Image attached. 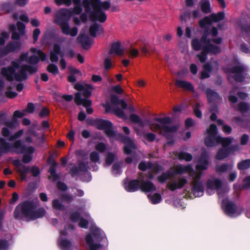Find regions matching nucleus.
I'll use <instances>...</instances> for the list:
<instances>
[{"mask_svg": "<svg viewBox=\"0 0 250 250\" xmlns=\"http://www.w3.org/2000/svg\"><path fill=\"white\" fill-rule=\"evenodd\" d=\"M30 51L34 54L29 57L28 63L31 65L23 64L20 66L19 62L12 61L11 66L2 68L1 74L8 81L13 82L16 80L17 82H21L27 79L26 71L30 74L37 72V64L40 60L44 61L46 59V55L41 50L34 48H31Z\"/></svg>", "mask_w": 250, "mask_h": 250, "instance_id": "nucleus-1", "label": "nucleus"}, {"mask_svg": "<svg viewBox=\"0 0 250 250\" xmlns=\"http://www.w3.org/2000/svg\"><path fill=\"white\" fill-rule=\"evenodd\" d=\"M39 201L37 197L21 201L15 208L14 218L16 220L34 221L43 217L46 210L43 207L37 208Z\"/></svg>", "mask_w": 250, "mask_h": 250, "instance_id": "nucleus-2", "label": "nucleus"}, {"mask_svg": "<svg viewBox=\"0 0 250 250\" xmlns=\"http://www.w3.org/2000/svg\"><path fill=\"white\" fill-rule=\"evenodd\" d=\"M83 4L85 11L89 13V19L92 21L105 22L107 19L104 10L111 6L109 1H102L100 0H83Z\"/></svg>", "mask_w": 250, "mask_h": 250, "instance_id": "nucleus-3", "label": "nucleus"}, {"mask_svg": "<svg viewBox=\"0 0 250 250\" xmlns=\"http://www.w3.org/2000/svg\"><path fill=\"white\" fill-rule=\"evenodd\" d=\"M35 151V148L31 146H25L21 140L16 141L13 144L7 142L6 140L0 137V156L8 153L23 154V156H30Z\"/></svg>", "mask_w": 250, "mask_h": 250, "instance_id": "nucleus-4", "label": "nucleus"}, {"mask_svg": "<svg viewBox=\"0 0 250 250\" xmlns=\"http://www.w3.org/2000/svg\"><path fill=\"white\" fill-rule=\"evenodd\" d=\"M71 17V13L68 10L62 9L57 14L56 21L60 26L63 34L75 37L78 34V29L76 27L70 28L68 21Z\"/></svg>", "mask_w": 250, "mask_h": 250, "instance_id": "nucleus-5", "label": "nucleus"}, {"mask_svg": "<svg viewBox=\"0 0 250 250\" xmlns=\"http://www.w3.org/2000/svg\"><path fill=\"white\" fill-rule=\"evenodd\" d=\"M154 120L158 123H149L150 129L154 131H159L160 134L165 137H167L169 133L175 132L177 129L176 126L170 125L172 121L169 117L155 118Z\"/></svg>", "mask_w": 250, "mask_h": 250, "instance_id": "nucleus-6", "label": "nucleus"}, {"mask_svg": "<svg viewBox=\"0 0 250 250\" xmlns=\"http://www.w3.org/2000/svg\"><path fill=\"white\" fill-rule=\"evenodd\" d=\"M247 67L244 64L236 60L233 65L228 69L227 72L231 75L235 82L249 83L250 77L247 73Z\"/></svg>", "mask_w": 250, "mask_h": 250, "instance_id": "nucleus-7", "label": "nucleus"}, {"mask_svg": "<svg viewBox=\"0 0 250 250\" xmlns=\"http://www.w3.org/2000/svg\"><path fill=\"white\" fill-rule=\"evenodd\" d=\"M207 136L205 140V144L208 146H212L219 143V136L217 134V126L212 124L207 129Z\"/></svg>", "mask_w": 250, "mask_h": 250, "instance_id": "nucleus-8", "label": "nucleus"}, {"mask_svg": "<svg viewBox=\"0 0 250 250\" xmlns=\"http://www.w3.org/2000/svg\"><path fill=\"white\" fill-rule=\"evenodd\" d=\"M221 208L224 213L230 217H236L240 214L236 204L228 199L222 200Z\"/></svg>", "mask_w": 250, "mask_h": 250, "instance_id": "nucleus-9", "label": "nucleus"}, {"mask_svg": "<svg viewBox=\"0 0 250 250\" xmlns=\"http://www.w3.org/2000/svg\"><path fill=\"white\" fill-rule=\"evenodd\" d=\"M111 103L114 105H120L122 109L119 107H115L112 108L113 112L118 117L122 118L125 117L123 109L126 108L127 104L123 100H119L118 97L116 95H112L110 98Z\"/></svg>", "mask_w": 250, "mask_h": 250, "instance_id": "nucleus-10", "label": "nucleus"}, {"mask_svg": "<svg viewBox=\"0 0 250 250\" xmlns=\"http://www.w3.org/2000/svg\"><path fill=\"white\" fill-rule=\"evenodd\" d=\"M232 141V138L220 137V144L222 145L223 149L227 154H233L240 149L238 144L230 145Z\"/></svg>", "mask_w": 250, "mask_h": 250, "instance_id": "nucleus-11", "label": "nucleus"}, {"mask_svg": "<svg viewBox=\"0 0 250 250\" xmlns=\"http://www.w3.org/2000/svg\"><path fill=\"white\" fill-rule=\"evenodd\" d=\"M67 170L72 177L79 175L81 172H85L87 171V167L83 162H80L77 166L75 164L70 163L68 165Z\"/></svg>", "mask_w": 250, "mask_h": 250, "instance_id": "nucleus-12", "label": "nucleus"}, {"mask_svg": "<svg viewBox=\"0 0 250 250\" xmlns=\"http://www.w3.org/2000/svg\"><path fill=\"white\" fill-rule=\"evenodd\" d=\"M219 52L217 46L213 44H207L203 47V50L200 54L197 55V57L201 62H204L207 59L208 53L216 54Z\"/></svg>", "mask_w": 250, "mask_h": 250, "instance_id": "nucleus-13", "label": "nucleus"}, {"mask_svg": "<svg viewBox=\"0 0 250 250\" xmlns=\"http://www.w3.org/2000/svg\"><path fill=\"white\" fill-rule=\"evenodd\" d=\"M21 43L20 42L11 41L0 51V55L6 56L11 52H18L21 48Z\"/></svg>", "mask_w": 250, "mask_h": 250, "instance_id": "nucleus-14", "label": "nucleus"}, {"mask_svg": "<svg viewBox=\"0 0 250 250\" xmlns=\"http://www.w3.org/2000/svg\"><path fill=\"white\" fill-rule=\"evenodd\" d=\"M12 163L17 168V172L20 173L21 180L27 181V174L29 172L30 167L22 165L19 159L14 160Z\"/></svg>", "mask_w": 250, "mask_h": 250, "instance_id": "nucleus-15", "label": "nucleus"}, {"mask_svg": "<svg viewBox=\"0 0 250 250\" xmlns=\"http://www.w3.org/2000/svg\"><path fill=\"white\" fill-rule=\"evenodd\" d=\"M74 101L77 105H83L86 108V112L88 114H91L93 110L91 107H90L92 102L90 100L82 98V95L80 92H77L75 94Z\"/></svg>", "mask_w": 250, "mask_h": 250, "instance_id": "nucleus-16", "label": "nucleus"}, {"mask_svg": "<svg viewBox=\"0 0 250 250\" xmlns=\"http://www.w3.org/2000/svg\"><path fill=\"white\" fill-rule=\"evenodd\" d=\"M206 94L207 95L208 102L210 104V111L212 112L216 111L217 106L215 104V102L218 98L217 93L210 88H208L206 91Z\"/></svg>", "mask_w": 250, "mask_h": 250, "instance_id": "nucleus-17", "label": "nucleus"}, {"mask_svg": "<svg viewBox=\"0 0 250 250\" xmlns=\"http://www.w3.org/2000/svg\"><path fill=\"white\" fill-rule=\"evenodd\" d=\"M191 190V193L195 197H199L203 196L204 193V187L203 184L201 181L193 180L192 182Z\"/></svg>", "mask_w": 250, "mask_h": 250, "instance_id": "nucleus-18", "label": "nucleus"}, {"mask_svg": "<svg viewBox=\"0 0 250 250\" xmlns=\"http://www.w3.org/2000/svg\"><path fill=\"white\" fill-rule=\"evenodd\" d=\"M192 48L195 51H199L207 44H212L209 40L207 39V37L204 35L200 40L197 39H193L191 41Z\"/></svg>", "mask_w": 250, "mask_h": 250, "instance_id": "nucleus-19", "label": "nucleus"}, {"mask_svg": "<svg viewBox=\"0 0 250 250\" xmlns=\"http://www.w3.org/2000/svg\"><path fill=\"white\" fill-rule=\"evenodd\" d=\"M206 193L210 195L216 190L217 194L219 195V178L215 180L208 179L206 183Z\"/></svg>", "mask_w": 250, "mask_h": 250, "instance_id": "nucleus-20", "label": "nucleus"}, {"mask_svg": "<svg viewBox=\"0 0 250 250\" xmlns=\"http://www.w3.org/2000/svg\"><path fill=\"white\" fill-rule=\"evenodd\" d=\"M219 21V13L211 14L209 16L205 17L199 21L201 27L206 28L208 25H211L213 22Z\"/></svg>", "mask_w": 250, "mask_h": 250, "instance_id": "nucleus-21", "label": "nucleus"}, {"mask_svg": "<svg viewBox=\"0 0 250 250\" xmlns=\"http://www.w3.org/2000/svg\"><path fill=\"white\" fill-rule=\"evenodd\" d=\"M123 141L125 144L124 147L125 153L128 155L131 154L136 149V146L132 140L128 137L123 136Z\"/></svg>", "mask_w": 250, "mask_h": 250, "instance_id": "nucleus-22", "label": "nucleus"}, {"mask_svg": "<svg viewBox=\"0 0 250 250\" xmlns=\"http://www.w3.org/2000/svg\"><path fill=\"white\" fill-rule=\"evenodd\" d=\"M188 183V180L185 178L179 177L178 183L169 182L167 184V188L171 191H174L177 189H181Z\"/></svg>", "mask_w": 250, "mask_h": 250, "instance_id": "nucleus-23", "label": "nucleus"}, {"mask_svg": "<svg viewBox=\"0 0 250 250\" xmlns=\"http://www.w3.org/2000/svg\"><path fill=\"white\" fill-rule=\"evenodd\" d=\"M140 189L142 192L147 193L156 190V187L150 181L142 180L140 182Z\"/></svg>", "mask_w": 250, "mask_h": 250, "instance_id": "nucleus-24", "label": "nucleus"}, {"mask_svg": "<svg viewBox=\"0 0 250 250\" xmlns=\"http://www.w3.org/2000/svg\"><path fill=\"white\" fill-rule=\"evenodd\" d=\"M109 54L112 55L113 54H116L118 56H122L124 54V49L122 46L120 42H113L109 51Z\"/></svg>", "mask_w": 250, "mask_h": 250, "instance_id": "nucleus-25", "label": "nucleus"}, {"mask_svg": "<svg viewBox=\"0 0 250 250\" xmlns=\"http://www.w3.org/2000/svg\"><path fill=\"white\" fill-rule=\"evenodd\" d=\"M58 55L63 57V54L61 52V47L58 44H55L53 50L50 52V60L53 62H57L58 61Z\"/></svg>", "mask_w": 250, "mask_h": 250, "instance_id": "nucleus-26", "label": "nucleus"}, {"mask_svg": "<svg viewBox=\"0 0 250 250\" xmlns=\"http://www.w3.org/2000/svg\"><path fill=\"white\" fill-rule=\"evenodd\" d=\"M198 163L196 165L195 168L199 171H203L208 169V167L209 157H199Z\"/></svg>", "mask_w": 250, "mask_h": 250, "instance_id": "nucleus-27", "label": "nucleus"}, {"mask_svg": "<svg viewBox=\"0 0 250 250\" xmlns=\"http://www.w3.org/2000/svg\"><path fill=\"white\" fill-rule=\"evenodd\" d=\"M140 181L138 179L130 180L125 189L127 192H133L137 191L140 189Z\"/></svg>", "mask_w": 250, "mask_h": 250, "instance_id": "nucleus-28", "label": "nucleus"}, {"mask_svg": "<svg viewBox=\"0 0 250 250\" xmlns=\"http://www.w3.org/2000/svg\"><path fill=\"white\" fill-rule=\"evenodd\" d=\"M78 42L82 44L84 49H88L91 46V42L89 38L84 34L79 35L77 38Z\"/></svg>", "mask_w": 250, "mask_h": 250, "instance_id": "nucleus-29", "label": "nucleus"}, {"mask_svg": "<svg viewBox=\"0 0 250 250\" xmlns=\"http://www.w3.org/2000/svg\"><path fill=\"white\" fill-rule=\"evenodd\" d=\"M174 172L175 174H181L184 173H188L189 174H191L194 173L195 171L192 167L188 165L185 166L182 165L177 166Z\"/></svg>", "mask_w": 250, "mask_h": 250, "instance_id": "nucleus-30", "label": "nucleus"}, {"mask_svg": "<svg viewBox=\"0 0 250 250\" xmlns=\"http://www.w3.org/2000/svg\"><path fill=\"white\" fill-rule=\"evenodd\" d=\"M57 165V163L54 162L48 170V172L50 173L49 179H51L53 182H56L60 179V175L56 173Z\"/></svg>", "mask_w": 250, "mask_h": 250, "instance_id": "nucleus-31", "label": "nucleus"}, {"mask_svg": "<svg viewBox=\"0 0 250 250\" xmlns=\"http://www.w3.org/2000/svg\"><path fill=\"white\" fill-rule=\"evenodd\" d=\"M104 29L102 26L97 23H95L89 27L90 35L92 37L96 36V33L100 34L103 32Z\"/></svg>", "mask_w": 250, "mask_h": 250, "instance_id": "nucleus-32", "label": "nucleus"}, {"mask_svg": "<svg viewBox=\"0 0 250 250\" xmlns=\"http://www.w3.org/2000/svg\"><path fill=\"white\" fill-rule=\"evenodd\" d=\"M234 108L244 115L249 111L250 105L247 102H241L238 104L236 106H235Z\"/></svg>", "mask_w": 250, "mask_h": 250, "instance_id": "nucleus-33", "label": "nucleus"}, {"mask_svg": "<svg viewBox=\"0 0 250 250\" xmlns=\"http://www.w3.org/2000/svg\"><path fill=\"white\" fill-rule=\"evenodd\" d=\"M175 173L173 171L167 170L166 172H163L161 175L157 177V180L160 183L163 184L165 183L167 179L173 177Z\"/></svg>", "mask_w": 250, "mask_h": 250, "instance_id": "nucleus-34", "label": "nucleus"}, {"mask_svg": "<svg viewBox=\"0 0 250 250\" xmlns=\"http://www.w3.org/2000/svg\"><path fill=\"white\" fill-rule=\"evenodd\" d=\"M175 84L179 87L188 91H193L194 89L192 84L186 81L176 80Z\"/></svg>", "mask_w": 250, "mask_h": 250, "instance_id": "nucleus-35", "label": "nucleus"}, {"mask_svg": "<svg viewBox=\"0 0 250 250\" xmlns=\"http://www.w3.org/2000/svg\"><path fill=\"white\" fill-rule=\"evenodd\" d=\"M95 125L99 130H104L107 127L112 126L111 122L104 120H99L95 121Z\"/></svg>", "mask_w": 250, "mask_h": 250, "instance_id": "nucleus-36", "label": "nucleus"}, {"mask_svg": "<svg viewBox=\"0 0 250 250\" xmlns=\"http://www.w3.org/2000/svg\"><path fill=\"white\" fill-rule=\"evenodd\" d=\"M59 244L62 250H72V244L71 242L66 239H62Z\"/></svg>", "mask_w": 250, "mask_h": 250, "instance_id": "nucleus-37", "label": "nucleus"}, {"mask_svg": "<svg viewBox=\"0 0 250 250\" xmlns=\"http://www.w3.org/2000/svg\"><path fill=\"white\" fill-rule=\"evenodd\" d=\"M199 4L201 10L203 13L208 14L210 12V6L209 0H201Z\"/></svg>", "mask_w": 250, "mask_h": 250, "instance_id": "nucleus-38", "label": "nucleus"}, {"mask_svg": "<svg viewBox=\"0 0 250 250\" xmlns=\"http://www.w3.org/2000/svg\"><path fill=\"white\" fill-rule=\"evenodd\" d=\"M91 233L95 239L99 243L101 242L104 238L102 231L98 228L94 229L91 231Z\"/></svg>", "mask_w": 250, "mask_h": 250, "instance_id": "nucleus-39", "label": "nucleus"}, {"mask_svg": "<svg viewBox=\"0 0 250 250\" xmlns=\"http://www.w3.org/2000/svg\"><path fill=\"white\" fill-rule=\"evenodd\" d=\"M148 199L152 204H157L162 201V197L160 193H156L153 195H147Z\"/></svg>", "mask_w": 250, "mask_h": 250, "instance_id": "nucleus-40", "label": "nucleus"}, {"mask_svg": "<svg viewBox=\"0 0 250 250\" xmlns=\"http://www.w3.org/2000/svg\"><path fill=\"white\" fill-rule=\"evenodd\" d=\"M100 158V157H90V166H88L89 169H92L93 171H96L98 170V167L96 165V163H101Z\"/></svg>", "mask_w": 250, "mask_h": 250, "instance_id": "nucleus-41", "label": "nucleus"}, {"mask_svg": "<svg viewBox=\"0 0 250 250\" xmlns=\"http://www.w3.org/2000/svg\"><path fill=\"white\" fill-rule=\"evenodd\" d=\"M233 165L232 163H225L220 165V174L226 172H230L233 168Z\"/></svg>", "mask_w": 250, "mask_h": 250, "instance_id": "nucleus-42", "label": "nucleus"}, {"mask_svg": "<svg viewBox=\"0 0 250 250\" xmlns=\"http://www.w3.org/2000/svg\"><path fill=\"white\" fill-rule=\"evenodd\" d=\"M143 141L144 143H146V141L148 142H153L156 138V136L155 134L151 132L146 133V132H143Z\"/></svg>", "mask_w": 250, "mask_h": 250, "instance_id": "nucleus-43", "label": "nucleus"}, {"mask_svg": "<svg viewBox=\"0 0 250 250\" xmlns=\"http://www.w3.org/2000/svg\"><path fill=\"white\" fill-rule=\"evenodd\" d=\"M129 119L132 123L138 124L141 127L144 126V122L138 115L132 114L130 115Z\"/></svg>", "mask_w": 250, "mask_h": 250, "instance_id": "nucleus-44", "label": "nucleus"}, {"mask_svg": "<svg viewBox=\"0 0 250 250\" xmlns=\"http://www.w3.org/2000/svg\"><path fill=\"white\" fill-rule=\"evenodd\" d=\"M203 106V104L201 103H196L193 106V110L195 115L199 118H201L202 116V112L200 108Z\"/></svg>", "mask_w": 250, "mask_h": 250, "instance_id": "nucleus-45", "label": "nucleus"}, {"mask_svg": "<svg viewBox=\"0 0 250 250\" xmlns=\"http://www.w3.org/2000/svg\"><path fill=\"white\" fill-rule=\"evenodd\" d=\"M250 167V159H247L239 163L237 168L240 170H245Z\"/></svg>", "mask_w": 250, "mask_h": 250, "instance_id": "nucleus-46", "label": "nucleus"}, {"mask_svg": "<svg viewBox=\"0 0 250 250\" xmlns=\"http://www.w3.org/2000/svg\"><path fill=\"white\" fill-rule=\"evenodd\" d=\"M105 134L110 138H116L117 137L118 134L113 130L111 127H107L104 130Z\"/></svg>", "mask_w": 250, "mask_h": 250, "instance_id": "nucleus-47", "label": "nucleus"}, {"mask_svg": "<svg viewBox=\"0 0 250 250\" xmlns=\"http://www.w3.org/2000/svg\"><path fill=\"white\" fill-rule=\"evenodd\" d=\"M53 208L60 211H62L64 209V206L58 199H54L52 202Z\"/></svg>", "mask_w": 250, "mask_h": 250, "instance_id": "nucleus-48", "label": "nucleus"}, {"mask_svg": "<svg viewBox=\"0 0 250 250\" xmlns=\"http://www.w3.org/2000/svg\"><path fill=\"white\" fill-rule=\"evenodd\" d=\"M229 190V186L228 183L224 184L223 182L220 179V195L222 192H228Z\"/></svg>", "mask_w": 250, "mask_h": 250, "instance_id": "nucleus-49", "label": "nucleus"}, {"mask_svg": "<svg viewBox=\"0 0 250 250\" xmlns=\"http://www.w3.org/2000/svg\"><path fill=\"white\" fill-rule=\"evenodd\" d=\"M47 70L54 75H56L59 72L57 66L54 64H49L47 67Z\"/></svg>", "mask_w": 250, "mask_h": 250, "instance_id": "nucleus-50", "label": "nucleus"}, {"mask_svg": "<svg viewBox=\"0 0 250 250\" xmlns=\"http://www.w3.org/2000/svg\"><path fill=\"white\" fill-rule=\"evenodd\" d=\"M4 125L6 126V127L10 129H13L16 127L18 125V122L16 119L13 118L10 121H5L4 123Z\"/></svg>", "mask_w": 250, "mask_h": 250, "instance_id": "nucleus-51", "label": "nucleus"}, {"mask_svg": "<svg viewBox=\"0 0 250 250\" xmlns=\"http://www.w3.org/2000/svg\"><path fill=\"white\" fill-rule=\"evenodd\" d=\"M152 167V164L148 162L146 164L145 162H141L139 163L138 168L143 171H146L147 168H151Z\"/></svg>", "mask_w": 250, "mask_h": 250, "instance_id": "nucleus-52", "label": "nucleus"}, {"mask_svg": "<svg viewBox=\"0 0 250 250\" xmlns=\"http://www.w3.org/2000/svg\"><path fill=\"white\" fill-rule=\"evenodd\" d=\"M81 217L80 213L78 211H75L71 213L70 219L72 222L76 223L80 220Z\"/></svg>", "mask_w": 250, "mask_h": 250, "instance_id": "nucleus-53", "label": "nucleus"}, {"mask_svg": "<svg viewBox=\"0 0 250 250\" xmlns=\"http://www.w3.org/2000/svg\"><path fill=\"white\" fill-rule=\"evenodd\" d=\"M9 241L6 239H0V250H7L9 248Z\"/></svg>", "mask_w": 250, "mask_h": 250, "instance_id": "nucleus-54", "label": "nucleus"}, {"mask_svg": "<svg viewBox=\"0 0 250 250\" xmlns=\"http://www.w3.org/2000/svg\"><path fill=\"white\" fill-rule=\"evenodd\" d=\"M29 171L31 172L32 176L35 177L39 176L41 173L40 168L37 166H32L31 167H30Z\"/></svg>", "mask_w": 250, "mask_h": 250, "instance_id": "nucleus-55", "label": "nucleus"}, {"mask_svg": "<svg viewBox=\"0 0 250 250\" xmlns=\"http://www.w3.org/2000/svg\"><path fill=\"white\" fill-rule=\"evenodd\" d=\"M112 172L114 174H118L120 173L121 164L119 163H115L112 165Z\"/></svg>", "mask_w": 250, "mask_h": 250, "instance_id": "nucleus-56", "label": "nucleus"}, {"mask_svg": "<svg viewBox=\"0 0 250 250\" xmlns=\"http://www.w3.org/2000/svg\"><path fill=\"white\" fill-rule=\"evenodd\" d=\"M222 125V130L227 134H230L232 131V128L230 126L226 125H223V121L220 120V125Z\"/></svg>", "mask_w": 250, "mask_h": 250, "instance_id": "nucleus-57", "label": "nucleus"}, {"mask_svg": "<svg viewBox=\"0 0 250 250\" xmlns=\"http://www.w3.org/2000/svg\"><path fill=\"white\" fill-rule=\"evenodd\" d=\"M243 183L242 188L249 189L250 188V176H246L243 179Z\"/></svg>", "mask_w": 250, "mask_h": 250, "instance_id": "nucleus-58", "label": "nucleus"}, {"mask_svg": "<svg viewBox=\"0 0 250 250\" xmlns=\"http://www.w3.org/2000/svg\"><path fill=\"white\" fill-rule=\"evenodd\" d=\"M23 133V130H20L16 133H15L14 135H11L9 138V141H13L19 138H20Z\"/></svg>", "mask_w": 250, "mask_h": 250, "instance_id": "nucleus-59", "label": "nucleus"}, {"mask_svg": "<svg viewBox=\"0 0 250 250\" xmlns=\"http://www.w3.org/2000/svg\"><path fill=\"white\" fill-rule=\"evenodd\" d=\"M88 221L82 217L79 220L78 225L79 226L82 228L87 229L88 226Z\"/></svg>", "mask_w": 250, "mask_h": 250, "instance_id": "nucleus-60", "label": "nucleus"}, {"mask_svg": "<svg viewBox=\"0 0 250 250\" xmlns=\"http://www.w3.org/2000/svg\"><path fill=\"white\" fill-rule=\"evenodd\" d=\"M106 148L105 144L104 143L100 142L98 143L95 146V149L100 152H104L105 151Z\"/></svg>", "mask_w": 250, "mask_h": 250, "instance_id": "nucleus-61", "label": "nucleus"}, {"mask_svg": "<svg viewBox=\"0 0 250 250\" xmlns=\"http://www.w3.org/2000/svg\"><path fill=\"white\" fill-rule=\"evenodd\" d=\"M229 174L228 180L229 182H234L237 177V172L236 171H231L229 172Z\"/></svg>", "mask_w": 250, "mask_h": 250, "instance_id": "nucleus-62", "label": "nucleus"}, {"mask_svg": "<svg viewBox=\"0 0 250 250\" xmlns=\"http://www.w3.org/2000/svg\"><path fill=\"white\" fill-rule=\"evenodd\" d=\"M17 26L18 28V30L19 32L20 33L21 35H22L24 33V30L25 28V25L21 21H18L17 23Z\"/></svg>", "mask_w": 250, "mask_h": 250, "instance_id": "nucleus-63", "label": "nucleus"}, {"mask_svg": "<svg viewBox=\"0 0 250 250\" xmlns=\"http://www.w3.org/2000/svg\"><path fill=\"white\" fill-rule=\"evenodd\" d=\"M88 246V250H98L100 249H101L103 247V245L100 243H93L91 245Z\"/></svg>", "mask_w": 250, "mask_h": 250, "instance_id": "nucleus-64", "label": "nucleus"}]
</instances>
